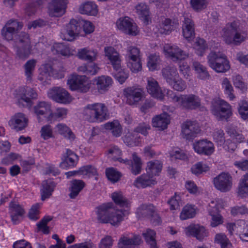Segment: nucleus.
<instances>
[{
    "label": "nucleus",
    "instance_id": "f257e3e1",
    "mask_svg": "<svg viewBox=\"0 0 248 248\" xmlns=\"http://www.w3.org/2000/svg\"><path fill=\"white\" fill-rule=\"evenodd\" d=\"M82 28L86 34L94 31V26L91 22L82 19H72L63 29L61 37L64 40L72 41L79 33Z\"/></svg>",
    "mask_w": 248,
    "mask_h": 248
},
{
    "label": "nucleus",
    "instance_id": "f03ea898",
    "mask_svg": "<svg viewBox=\"0 0 248 248\" xmlns=\"http://www.w3.org/2000/svg\"><path fill=\"white\" fill-rule=\"evenodd\" d=\"M85 119L90 123H102L109 117L108 107L102 103H93L85 106L83 112Z\"/></svg>",
    "mask_w": 248,
    "mask_h": 248
},
{
    "label": "nucleus",
    "instance_id": "7ed1b4c3",
    "mask_svg": "<svg viewBox=\"0 0 248 248\" xmlns=\"http://www.w3.org/2000/svg\"><path fill=\"white\" fill-rule=\"evenodd\" d=\"M105 56L110 61L111 64L117 73L114 75V78L121 83L125 82L128 77V72L122 69L121 60L118 52L111 46L105 47Z\"/></svg>",
    "mask_w": 248,
    "mask_h": 248
},
{
    "label": "nucleus",
    "instance_id": "20e7f679",
    "mask_svg": "<svg viewBox=\"0 0 248 248\" xmlns=\"http://www.w3.org/2000/svg\"><path fill=\"white\" fill-rule=\"evenodd\" d=\"M167 94L172 98L173 102L177 103L183 109L195 110L201 106V99L198 95L188 94L177 96L171 91H168Z\"/></svg>",
    "mask_w": 248,
    "mask_h": 248
},
{
    "label": "nucleus",
    "instance_id": "39448f33",
    "mask_svg": "<svg viewBox=\"0 0 248 248\" xmlns=\"http://www.w3.org/2000/svg\"><path fill=\"white\" fill-rule=\"evenodd\" d=\"M207 60L209 66L217 73H225L230 68L226 56L220 52H211Z\"/></svg>",
    "mask_w": 248,
    "mask_h": 248
},
{
    "label": "nucleus",
    "instance_id": "423d86ee",
    "mask_svg": "<svg viewBox=\"0 0 248 248\" xmlns=\"http://www.w3.org/2000/svg\"><path fill=\"white\" fill-rule=\"evenodd\" d=\"M212 113L219 120L228 119L232 116L231 106L226 101L219 98L215 100L212 106Z\"/></svg>",
    "mask_w": 248,
    "mask_h": 248
},
{
    "label": "nucleus",
    "instance_id": "0eeeda50",
    "mask_svg": "<svg viewBox=\"0 0 248 248\" xmlns=\"http://www.w3.org/2000/svg\"><path fill=\"white\" fill-rule=\"evenodd\" d=\"M223 37L228 45H239L245 40V37L237 31V25L234 22L227 25L223 29Z\"/></svg>",
    "mask_w": 248,
    "mask_h": 248
},
{
    "label": "nucleus",
    "instance_id": "6e6552de",
    "mask_svg": "<svg viewBox=\"0 0 248 248\" xmlns=\"http://www.w3.org/2000/svg\"><path fill=\"white\" fill-rule=\"evenodd\" d=\"M16 42L18 44L16 51L17 55L20 59H26L31 54V46L29 35L25 32H21L18 35Z\"/></svg>",
    "mask_w": 248,
    "mask_h": 248
},
{
    "label": "nucleus",
    "instance_id": "1a4fd4ad",
    "mask_svg": "<svg viewBox=\"0 0 248 248\" xmlns=\"http://www.w3.org/2000/svg\"><path fill=\"white\" fill-rule=\"evenodd\" d=\"M67 84L73 91L81 93L87 92L91 86V83L86 76L73 75L67 80Z\"/></svg>",
    "mask_w": 248,
    "mask_h": 248
},
{
    "label": "nucleus",
    "instance_id": "9d476101",
    "mask_svg": "<svg viewBox=\"0 0 248 248\" xmlns=\"http://www.w3.org/2000/svg\"><path fill=\"white\" fill-rule=\"evenodd\" d=\"M16 92L18 102L27 107L32 106V100L36 99L38 96L36 91L29 87H19Z\"/></svg>",
    "mask_w": 248,
    "mask_h": 248
},
{
    "label": "nucleus",
    "instance_id": "9b49d317",
    "mask_svg": "<svg viewBox=\"0 0 248 248\" xmlns=\"http://www.w3.org/2000/svg\"><path fill=\"white\" fill-rule=\"evenodd\" d=\"M48 96L56 102L67 104L72 101V97L67 90L60 87H55L48 92Z\"/></svg>",
    "mask_w": 248,
    "mask_h": 248
},
{
    "label": "nucleus",
    "instance_id": "f8f14e48",
    "mask_svg": "<svg viewBox=\"0 0 248 248\" xmlns=\"http://www.w3.org/2000/svg\"><path fill=\"white\" fill-rule=\"evenodd\" d=\"M215 187L221 192L229 191L232 187V177L228 172H221L213 180Z\"/></svg>",
    "mask_w": 248,
    "mask_h": 248
},
{
    "label": "nucleus",
    "instance_id": "ddd939ff",
    "mask_svg": "<svg viewBox=\"0 0 248 248\" xmlns=\"http://www.w3.org/2000/svg\"><path fill=\"white\" fill-rule=\"evenodd\" d=\"M116 25L118 29L125 34L136 36L139 33L136 24L133 23L131 19L127 16L120 17L117 21Z\"/></svg>",
    "mask_w": 248,
    "mask_h": 248
},
{
    "label": "nucleus",
    "instance_id": "4468645a",
    "mask_svg": "<svg viewBox=\"0 0 248 248\" xmlns=\"http://www.w3.org/2000/svg\"><path fill=\"white\" fill-rule=\"evenodd\" d=\"M127 63L128 67L133 72H138L141 70L142 66L140 58V50L135 47L130 46L128 48Z\"/></svg>",
    "mask_w": 248,
    "mask_h": 248
},
{
    "label": "nucleus",
    "instance_id": "2eb2a0df",
    "mask_svg": "<svg viewBox=\"0 0 248 248\" xmlns=\"http://www.w3.org/2000/svg\"><path fill=\"white\" fill-rule=\"evenodd\" d=\"M126 102L129 105H137L143 98V91L140 88L129 87L124 90Z\"/></svg>",
    "mask_w": 248,
    "mask_h": 248
},
{
    "label": "nucleus",
    "instance_id": "dca6fc26",
    "mask_svg": "<svg viewBox=\"0 0 248 248\" xmlns=\"http://www.w3.org/2000/svg\"><path fill=\"white\" fill-rule=\"evenodd\" d=\"M51 108L50 104L46 101H40L34 107V112L36 115L39 122H41L44 120L49 121L51 112Z\"/></svg>",
    "mask_w": 248,
    "mask_h": 248
},
{
    "label": "nucleus",
    "instance_id": "f3484780",
    "mask_svg": "<svg viewBox=\"0 0 248 248\" xmlns=\"http://www.w3.org/2000/svg\"><path fill=\"white\" fill-rule=\"evenodd\" d=\"M164 50L166 54L173 62L184 60L188 56L186 52L174 45H166L164 47Z\"/></svg>",
    "mask_w": 248,
    "mask_h": 248
},
{
    "label": "nucleus",
    "instance_id": "a211bd4d",
    "mask_svg": "<svg viewBox=\"0 0 248 248\" xmlns=\"http://www.w3.org/2000/svg\"><path fill=\"white\" fill-rule=\"evenodd\" d=\"M22 25L16 20H10L6 24L1 30V34L7 41L12 40L17 31L20 30Z\"/></svg>",
    "mask_w": 248,
    "mask_h": 248
},
{
    "label": "nucleus",
    "instance_id": "6ab92c4d",
    "mask_svg": "<svg viewBox=\"0 0 248 248\" xmlns=\"http://www.w3.org/2000/svg\"><path fill=\"white\" fill-rule=\"evenodd\" d=\"M193 148L195 152L200 155H209L214 151L213 143L207 139L196 140L193 143Z\"/></svg>",
    "mask_w": 248,
    "mask_h": 248
},
{
    "label": "nucleus",
    "instance_id": "aec40b11",
    "mask_svg": "<svg viewBox=\"0 0 248 248\" xmlns=\"http://www.w3.org/2000/svg\"><path fill=\"white\" fill-rule=\"evenodd\" d=\"M200 131L198 124L192 121H186L183 124L182 127L183 137L188 140L193 139Z\"/></svg>",
    "mask_w": 248,
    "mask_h": 248
},
{
    "label": "nucleus",
    "instance_id": "412c9836",
    "mask_svg": "<svg viewBox=\"0 0 248 248\" xmlns=\"http://www.w3.org/2000/svg\"><path fill=\"white\" fill-rule=\"evenodd\" d=\"M113 203L108 202L103 203L95 208V211L98 221L102 223H107V220L112 212Z\"/></svg>",
    "mask_w": 248,
    "mask_h": 248
},
{
    "label": "nucleus",
    "instance_id": "4be33fe9",
    "mask_svg": "<svg viewBox=\"0 0 248 248\" xmlns=\"http://www.w3.org/2000/svg\"><path fill=\"white\" fill-rule=\"evenodd\" d=\"M28 123V119L22 113L16 114L9 122L11 128L16 131L24 130L27 126Z\"/></svg>",
    "mask_w": 248,
    "mask_h": 248
},
{
    "label": "nucleus",
    "instance_id": "5701e85b",
    "mask_svg": "<svg viewBox=\"0 0 248 248\" xmlns=\"http://www.w3.org/2000/svg\"><path fill=\"white\" fill-rule=\"evenodd\" d=\"M62 161L60 163V167L63 169H69L76 166L78 160V156L72 150L66 149L62 158Z\"/></svg>",
    "mask_w": 248,
    "mask_h": 248
},
{
    "label": "nucleus",
    "instance_id": "b1692460",
    "mask_svg": "<svg viewBox=\"0 0 248 248\" xmlns=\"http://www.w3.org/2000/svg\"><path fill=\"white\" fill-rule=\"evenodd\" d=\"M208 211L209 215L211 217L210 225L212 227H216L223 223V217L219 213L218 206L214 201L209 204Z\"/></svg>",
    "mask_w": 248,
    "mask_h": 248
},
{
    "label": "nucleus",
    "instance_id": "393cba45",
    "mask_svg": "<svg viewBox=\"0 0 248 248\" xmlns=\"http://www.w3.org/2000/svg\"><path fill=\"white\" fill-rule=\"evenodd\" d=\"M9 213L13 223L17 224L20 222L21 218L24 215L25 211L19 204L11 202L9 204Z\"/></svg>",
    "mask_w": 248,
    "mask_h": 248
},
{
    "label": "nucleus",
    "instance_id": "a878e982",
    "mask_svg": "<svg viewBox=\"0 0 248 248\" xmlns=\"http://www.w3.org/2000/svg\"><path fill=\"white\" fill-rule=\"evenodd\" d=\"M67 0H53L49 6V14L51 16H60L65 13Z\"/></svg>",
    "mask_w": 248,
    "mask_h": 248
},
{
    "label": "nucleus",
    "instance_id": "bb28decb",
    "mask_svg": "<svg viewBox=\"0 0 248 248\" xmlns=\"http://www.w3.org/2000/svg\"><path fill=\"white\" fill-rule=\"evenodd\" d=\"M182 31L184 37L189 40L195 35V24L190 16H185L182 24Z\"/></svg>",
    "mask_w": 248,
    "mask_h": 248
},
{
    "label": "nucleus",
    "instance_id": "cd10ccee",
    "mask_svg": "<svg viewBox=\"0 0 248 248\" xmlns=\"http://www.w3.org/2000/svg\"><path fill=\"white\" fill-rule=\"evenodd\" d=\"M187 235H192L198 240H202L207 236V232L205 228L199 224H190L185 230Z\"/></svg>",
    "mask_w": 248,
    "mask_h": 248
},
{
    "label": "nucleus",
    "instance_id": "c85d7f7f",
    "mask_svg": "<svg viewBox=\"0 0 248 248\" xmlns=\"http://www.w3.org/2000/svg\"><path fill=\"white\" fill-rule=\"evenodd\" d=\"M156 184L155 179L149 173H144L138 177L134 181V186L137 188H145Z\"/></svg>",
    "mask_w": 248,
    "mask_h": 248
},
{
    "label": "nucleus",
    "instance_id": "c756f323",
    "mask_svg": "<svg viewBox=\"0 0 248 248\" xmlns=\"http://www.w3.org/2000/svg\"><path fill=\"white\" fill-rule=\"evenodd\" d=\"M141 237L139 235H134L132 237H121L118 243V248H135V246L140 244Z\"/></svg>",
    "mask_w": 248,
    "mask_h": 248
},
{
    "label": "nucleus",
    "instance_id": "7c9ffc66",
    "mask_svg": "<svg viewBox=\"0 0 248 248\" xmlns=\"http://www.w3.org/2000/svg\"><path fill=\"white\" fill-rule=\"evenodd\" d=\"M56 185L57 184L51 179L45 180L42 182L40 190L42 201L50 198L54 191Z\"/></svg>",
    "mask_w": 248,
    "mask_h": 248
},
{
    "label": "nucleus",
    "instance_id": "2f4dec72",
    "mask_svg": "<svg viewBox=\"0 0 248 248\" xmlns=\"http://www.w3.org/2000/svg\"><path fill=\"white\" fill-rule=\"evenodd\" d=\"M147 90L149 94L153 97L162 100L164 95L158 82L154 78H150L148 79Z\"/></svg>",
    "mask_w": 248,
    "mask_h": 248
},
{
    "label": "nucleus",
    "instance_id": "473e14b6",
    "mask_svg": "<svg viewBox=\"0 0 248 248\" xmlns=\"http://www.w3.org/2000/svg\"><path fill=\"white\" fill-rule=\"evenodd\" d=\"M162 77L169 84H172L175 78L178 77L177 68L173 66L168 65L161 70Z\"/></svg>",
    "mask_w": 248,
    "mask_h": 248
},
{
    "label": "nucleus",
    "instance_id": "72a5a7b5",
    "mask_svg": "<svg viewBox=\"0 0 248 248\" xmlns=\"http://www.w3.org/2000/svg\"><path fill=\"white\" fill-rule=\"evenodd\" d=\"M97 51L96 49L85 47L78 50V58L81 60L93 62L96 60Z\"/></svg>",
    "mask_w": 248,
    "mask_h": 248
},
{
    "label": "nucleus",
    "instance_id": "f704fd0d",
    "mask_svg": "<svg viewBox=\"0 0 248 248\" xmlns=\"http://www.w3.org/2000/svg\"><path fill=\"white\" fill-rule=\"evenodd\" d=\"M111 77L106 76L99 77L95 79L96 88L100 93H104L107 91L112 84Z\"/></svg>",
    "mask_w": 248,
    "mask_h": 248
},
{
    "label": "nucleus",
    "instance_id": "c9c22d12",
    "mask_svg": "<svg viewBox=\"0 0 248 248\" xmlns=\"http://www.w3.org/2000/svg\"><path fill=\"white\" fill-rule=\"evenodd\" d=\"M85 186V183L80 180H73L70 182L68 196L71 199H76Z\"/></svg>",
    "mask_w": 248,
    "mask_h": 248
},
{
    "label": "nucleus",
    "instance_id": "e433bc0d",
    "mask_svg": "<svg viewBox=\"0 0 248 248\" xmlns=\"http://www.w3.org/2000/svg\"><path fill=\"white\" fill-rule=\"evenodd\" d=\"M112 211L107 220V223H109L113 225L119 224L124 219V217L128 214L126 210H116L113 207Z\"/></svg>",
    "mask_w": 248,
    "mask_h": 248
},
{
    "label": "nucleus",
    "instance_id": "4c0bfd02",
    "mask_svg": "<svg viewBox=\"0 0 248 248\" xmlns=\"http://www.w3.org/2000/svg\"><path fill=\"white\" fill-rule=\"evenodd\" d=\"M174 21L171 19L161 17L159 23L156 25L158 31L161 34H168L173 30Z\"/></svg>",
    "mask_w": 248,
    "mask_h": 248
},
{
    "label": "nucleus",
    "instance_id": "58836bf2",
    "mask_svg": "<svg viewBox=\"0 0 248 248\" xmlns=\"http://www.w3.org/2000/svg\"><path fill=\"white\" fill-rule=\"evenodd\" d=\"M169 123L170 116L167 113L157 115L152 119L153 126L161 130L166 129Z\"/></svg>",
    "mask_w": 248,
    "mask_h": 248
},
{
    "label": "nucleus",
    "instance_id": "ea45409f",
    "mask_svg": "<svg viewBox=\"0 0 248 248\" xmlns=\"http://www.w3.org/2000/svg\"><path fill=\"white\" fill-rule=\"evenodd\" d=\"M129 162H124V164L130 165V170L134 175H138L141 172L142 163L140 158L135 153L132 154V160H129Z\"/></svg>",
    "mask_w": 248,
    "mask_h": 248
},
{
    "label": "nucleus",
    "instance_id": "a19ab883",
    "mask_svg": "<svg viewBox=\"0 0 248 248\" xmlns=\"http://www.w3.org/2000/svg\"><path fill=\"white\" fill-rule=\"evenodd\" d=\"M111 198L114 203L121 207L129 208L130 207L129 201L124 196L121 191H116L112 193Z\"/></svg>",
    "mask_w": 248,
    "mask_h": 248
},
{
    "label": "nucleus",
    "instance_id": "79ce46f5",
    "mask_svg": "<svg viewBox=\"0 0 248 248\" xmlns=\"http://www.w3.org/2000/svg\"><path fill=\"white\" fill-rule=\"evenodd\" d=\"M156 211L153 204H142L137 209V213L142 217L149 218Z\"/></svg>",
    "mask_w": 248,
    "mask_h": 248
},
{
    "label": "nucleus",
    "instance_id": "37998d69",
    "mask_svg": "<svg viewBox=\"0 0 248 248\" xmlns=\"http://www.w3.org/2000/svg\"><path fill=\"white\" fill-rule=\"evenodd\" d=\"M79 11L83 14L95 16L98 12L97 6L93 2L88 1L81 5Z\"/></svg>",
    "mask_w": 248,
    "mask_h": 248
},
{
    "label": "nucleus",
    "instance_id": "c03bdc74",
    "mask_svg": "<svg viewBox=\"0 0 248 248\" xmlns=\"http://www.w3.org/2000/svg\"><path fill=\"white\" fill-rule=\"evenodd\" d=\"M162 164L157 160H152L147 163L146 171L153 176L158 175L162 170Z\"/></svg>",
    "mask_w": 248,
    "mask_h": 248
},
{
    "label": "nucleus",
    "instance_id": "a18cd8bd",
    "mask_svg": "<svg viewBox=\"0 0 248 248\" xmlns=\"http://www.w3.org/2000/svg\"><path fill=\"white\" fill-rule=\"evenodd\" d=\"M37 61L35 59L28 60L23 66L25 75L27 81H31L33 76Z\"/></svg>",
    "mask_w": 248,
    "mask_h": 248
},
{
    "label": "nucleus",
    "instance_id": "49530a36",
    "mask_svg": "<svg viewBox=\"0 0 248 248\" xmlns=\"http://www.w3.org/2000/svg\"><path fill=\"white\" fill-rule=\"evenodd\" d=\"M105 127L106 129L111 130L113 136L115 137H119L122 134V127L118 120L106 123L105 124Z\"/></svg>",
    "mask_w": 248,
    "mask_h": 248
},
{
    "label": "nucleus",
    "instance_id": "de8ad7c7",
    "mask_svg": "<svg viewBox=\"0 0 248 248\" xmlns=\"http://www.w3.org/2000/svg\"><path fill=\"white\" fill-rule=\"evenodd\" d=\"M238 225V233L240 239L243 241L248 242V222L244 220H239Z\"/></svg>",
    "mask_w": 248,
    "mask_h": 248
},
{
    "label": "nucleus",
    "instance_id": "09e8293b",
    "mask_svg": "<svg viewBox=\"0 0 248 248\" xmlns=\"http://www.w3.org/2000/svg\"><path fill=\"white\" fill-rule=\"evenodd\" d=\"M99 69V68L97 64L93 62H89L88 63L78 68L79 71L82 72L88 75H94L96 74Z\"/></svg>",
    "mask_w": 248,
    "mask_h": 248
},
{
    "label": "nucleus",
    "instance_id": "8fccbe9b",
    "mask_svg": "<svg viewBox=\"0 0 248 248\" xmlns=\"http://www.w3.org/2000/svg\"><path fill=\"white\" fill-rule=\"evenodd\" d=\"M53 52L61 54L64 56H69L72 54L69 47L63 43H56L51 48Z\"/></svg>",
    "mask_w": 248,
    "mask_h": 248
},
{
    "label": "nucleus",
    "instance_id": "3c124183",
    "mask_svg": "<svg viewBox=\"0 0 248 248\" xmlns=\"http://www.w3.org/2000/svg\"><path fill=\"white\" fill-rule=\"evenodd\" d=\"M196 212L195 206L187 204L184 207L180 216L182 220H186L188 218H191L196 215Z\"/></svg>",
    "mask_w": 248,
    "mask_h": 248
},
{
    "label": "nucleus",
    "instance_id": "603ef678",
    "mask_svg": "<svg viewBox=\"0 0 248 248\" xmlns=\"http://www.w3.org/2000/svg\"><path fill=\"white\" fill-rule=\"evenodd\" d=\"M167 202L170 205L171 210H177L183 204L182 195L180 193H175Z\"/></svg>",
    "mask_w": 248,
    "mask_h": 248
},
{
    "label": "nucleus",
    "instance_id": "864d4df0",
    "mask_svg": "<svg viewBox=\"0 0 248 248\" xmlns=\"http://www.w3.org/2000/svg\"><path fill=\"white\" fill-rule=\"evenodd\" d=\"M193 66L195 71L198 74V78L201 79L205 80L208 79L210 75L206 68L198 62H194Z\"/></svg>",
    "mask_w": 248,
    "mask_h": 248
},
{
    "label": "nucleus",
    "instance_id": "5fc2aeb1",
    "mask_svg": "<svg viewBox=\"0 0 248 248\" xmlns=\"http://www.w3.org/2000/svg\"><path fill=\"white\" fill-rule=\"evenodd\" d=\"M142 234L146 243L150 245V248H157L155 239V232L154 230L147 229Z\"/></svg>",
    "mask_w": 248,
    "mask_h": 248
},
{
    "label": "nucleus",
    "instance_id": "6e6d98bb",
    "mask_svg": "<svg viewBox=\"0 0 248 248\" xmlns=\"http://www.w3.org/2000/svg\"><path fill=\"white\" fill-rule=\"evenodd\" d=\"M58 132L65 138L71 140L75 139V136L70 128L65 124H59L57 125Z\"/></svg>",
    "mask_w": 248,
    "mask_h": 248
},
{
    "label": "nucleus",
    "instance_id": "4d7b16f0",
    "mask_svg": "<svg viewBox=\"0 0 248 248\" xmlns=\"http://www.w3.org/2000/svg\"><path fill=\"white\" fill-rule=\"evenodd\" d=\"M52 220V217L47 216L42 218L37 224V231H41L44 234H47L50 232L49 227L47 226L48 223Z\"/></svg>",
    "mask_w": 248,
    "mask_h": 248
},
{
    "label": "nucleus",
    "instance_id": "13d9d810",
    "mask_svg": "<svg viewBox=\"0 0 248 248\" xmlns=\"http://www.w3.org/2000/svg\"><path fill=\"white\" fill-rule=\"evenodd\" d=\"M106 175L107 178L113 183L118 182L122 176L121 173L113 168L106 170Z\"/></svg>",
    "mask_w": 248,
    "mask_h": 248
},
{
    "label": "nucleus",
    "instance_id": "bf43d9fd",
    "mask_svg": "<svg viewBox=\"0 0 248 248\" xmlns=\"http://www.w3.org/2000/svg\"><path fill=\"white\" fill-rule=\"evenodd\" d=\"M215 242L220 245L221 248H231L232 247V244L229 239L223 233L216 234Z\"/></svg>",
    "mask_w": 248,
    "mask_h": 248
},
{
    "label": "nucleus",
    "instance_id": "052dcab7",
    "mask_svg": "<svg viewBox=\"0 0 248 248\" xmlns=\"http://www.w3.org/2000/svg\"><path fill=\"white\" fill-rule=\"evenodd\" d=\"M136 9L137 13L143 18L145 21L148 22L149 11L147 5L144 3H140L136 6Z\"/></svg>",
    "mask_w": 248,
    "mask_h": 248
},
{
    "label": "nucleus",
    "instance_id": "680f3d73",
    "mask_svg": "<svg viewBox=\"0 0 248 248\" xmlns=\"http://www.w3.org/2000/svg\"><path fill=\"white\" fill-rule=\"evenodd\" d=\"M108 154L112 155V159L114 160H117L121 163L129 162V159H122L120 156L122 155V152L117 146H113L108 150Z\"/></svg>",
    "mask_w": 248,
    "mask_h": 248
},
{
    "label": "nucleus",
    "instance_id": "e2e57ef3",
    "mask_svg": "<svg viewBox=\"0 0 248 248\" xmlns=\"http://www.w3.org/2000/svg\"><path fill=\"white\" fill-rule=\"evenodd\" d=\"M67 109L64 108H58L56 110L50 113L49 121L56 120L58 119H63L66 116Z\"/></svg>",
    "mask_w": 248,
    "mask_h": 248
},
{
    "label": "nucleus",
    "instance_id": "0e129e2a",
    "mask_svg": "<svg viewBox=\"0 0 248 248\" xmlns=\"http://www.w3.org/2000/svg\"><path fill=\"white\" fill-rule=\"evenodd\" d=\"M222 88L224 89V93L227 94L231 100H233L235 96L233 93V90L230 82L227 78H224L222 83Z\"/></svg>",
    "mask_w": 248,
    "mask_h": 248
},
{
    "label": "nucleus",
    "instance_id": "69168bd1",
    "mask_svg": "<svg viewBox=\"0 0 248 248\" xmlns=\"http://www.w3.org/2000/svg\"><path fill=\"white\" fill-rule=\"evenodd\" d=\"M238 193L242 196L248 194V173L246 174L240 180Z\"/></svg>",
    "mask_w": 248,
    "mask_h": 248
},
{
    "label": "nucleus",
    "instance_id": "338daca9",
    "mask_svg": "<svg viewBox=\"0 0 248 248\" xmlns=\"http://www.w3.org/2000/svg\"><path fill=\"white\" fill-rule=\"evenodd\" d=\"M194 47L197 54L199 56H202L207 48L205 41L202 38L197 39Z\"/></svg>",
    "mask_w": 248,
    "mask_h": 248
},
{
    "label": "nucleus",
    "instance_id": "774afa93",
    "mask_svg": "<svg viewBox=\"0 0 248 248\" xmlns=\"http://www.w3.org/2000/svg\"><path fill=\"white\" fill-rule=\"evenodd\" d=\"M238 111L239 115L243 120H248V103L247 102L242 101L240 103Z\"/></svg>",
    "mask_w": 248,
    "mask_h": 248
}]
</instances>
